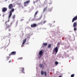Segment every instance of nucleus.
<instances>
[{"label": "nucleus", "instance_id": "nucleus-1", "mask_svg": "<svg viewBox=\"0 0 77 77\" xmlns=\"http://www.w3.org/2000/svg\"><path fill=\"white\" fill-rule=\"evenodd\" d=\"M9 20H8L7 21L5 22V24H6V26L7 27V28H10V27L12 26V23H11L10 25H9Z\"/></svg>", "mask_w": 77, "mask_h": 77}, {"label": "nucleus", "instance_id": "nucleus-34", "mask_svg": "<svg viewBox=\"0 0 77 77\" xmlns=\"http://www.w3.org/2000/svg\"><path fill=\"white\" fill-rule=\"evenodd\" d=\"M4 15H3V16H2V17H4Z\"/></svg>", "mask_w": 77, "mask_h": 77}, {"label": "nucleus", "instance_id": "nucleus-31", "mask_svg": "<svg viewBox=\"0 0 77 77\" xmlns=\"http://www.w3.org/2000/svg\"><path fill=\"white\" fill-rule=\"evenodd\" d=\"M11 60H10L9 61V63H11Z\"/></svg>", "mask_w": 77, "mask_h": 77}, {"label": "nucleus", "instance_id": "nucleus-33", "mask_svg": "<svg viewBox=\"0 0 77 77\" xmlns=\"http://www.w3.org/2000/svg\"><path fill=\"white\" fill-rule=\"evenodd\" d=\"M5 0V1H6V2L7 1H8V0Z\"/></svg>", "mask_w": 77, "mask_h": 77}, {"label": "nucleus", "instance_id": "nucleus-10", "mask_svg": "<svg viewBox=\"0 0 77 77\" xmlns=\"http://www.w3.org/2000/svg\"><path fill=\"white\" fill-rule=\"evenodd\" d=\"M77 20V16H76L74 18H73L72 20V23H73L74 21H76Z\"/></svg>", "mask_w": 77, "mask_h": 77}, {"label": "nucleus", "instance_id": "nucleus-11", "mask_svg": "<svg viewBox=\"0 0 77 77\" xmlns=\"http://www.w3.org/2000/svg\"><path fill=\"white\" fill-rule=\"evenodd\" d=\"M38 11H37L35 12L34 14V18H36V15H37V14H38Z\"/></svg>", "mask_w": 77, "mask_h": 77}, {"label": "nucleus", "instance_id": "nucleus-8", "mask_svg": "<svg viewBox=\"0 0 77 77\" xmlns=\"http://www.w3.org/2000/svg\"><path fill=\"white\" fill-rule=\"evenodd\" d=\"M37 26V24L36 23H33L31 24V27H36Z\"/></svg>", "mask_w": 77, "mask_h": 77}, {"label": "nucleus", "instance_id": "nucleus-32", "mask_svg": "<svg viewBox=\"0 0 77 77\" xmlns=\"http://www.w3.org/2000/svg\"><path fill=\"white\" fill-rule=\"evenodd\" d=\"M11 29H9V32L10 31H11Z\"/></svg>", "mask_w": 77, "mask_h": 77}, {"label": "nucleus", "instance_id": "nucleus-15", "mask_svg": "<svg viewBox=\"0 0 77 77\" xmlns=\"http://www.w3.org/2000/svg\"><path fill=\"white\" fill-rule=\"evenodd\" d=\"M26 42V38L24 40H23V42L22 43V45H24L25 43Z\"/></svg>", "mask_w": 77, "mask_h": 77}, {"label": "nucleus", "instance_id": "nucleus-26", "mask_svg": "<svg viewBox=\"0 0 77 77\" xmlns=\"http://www.w3.org/2000/svg\"><path fill=\"white\" fill-rule=\"evenodd\" d=\"M47 22V21L45 20L43 22V24H45V23Z\"/></svg>", "mask_w": 77, "mask_h": 77}, {"label": "nucleus", "instance_id": "nucleus-22", "mask_svg": "<svg viewBox=\"0 0 77 77\" xmlns=\"http://www.w3.org/2000/svg\"><path fill=\"white\" fill-rule=\"evenodd\" d=\"M55 64L56 65H57L58 64H59V63L57 61H56L55 62Z\"/></svg>", "mask_w": 77, "mask_h": 77}, {"label": "nucleus", "instance_id": "nucleus-14", "mask_svg": "<svg viewBox=\"0 0 77 77\" xmlns=\"http://www.w3.org/2000/svg\"><path fill=\"white\" fill-rule=\"evenodd\" d=\"M39 66L40 68H43L44 67V64H40L39 65Z\"/></svg>", "mask_w": 77, "mask_h": 77}, {"label": "nucleus", "instance_id": "nucleus-9", "mask_svg": "<svg viewBox=\"0 0 77 77\" xmlns=\"http://www.w3.org/2000/svg\"><path fill=\"white\" fill-rule=\"evenodd\" d=\"M15 54H16V52L13 51L9 54V56H11V55H15Z\"/></svg>", "mask_w": 77, "mask_h": 77}, {"label": "nucleus", "instance_id": "nucleus-12", "mask_svg": "<svg viewBox=\"0 0 77 77\" xmlns=\"http://www.w3.org/2000/svg\"><path fill=\"white\" fill-rule=\"evenodd\" d=\"M21 69V71L22 73H23V74H24L25 73L24 72V68L22 67Z\"/></svg>", "mask_w": 77, "mask_h": 77}, {"label": "nucleus", "instance_id": "nucleus-2", "mask_svg": "<svg viewBox=\"0 0 77 77\" xmlns=\"http://www.w3.org/2000/svg\"><path fill=\"white\" fill-rule=\"evenodd\" d=\"M30 1L29 0L26 1L24 3V6H27L29 5V4L30 3Z\"/></svg>", "mask_w": 77, "mask_h": 77}, {"label": "nucleus", "instance_id": "nucleus-16", "mask_svg": "<svg viewBox=\"0 0 77 77\" xmlns=\"http://www.w3.org/2000/svg\"><path fill=\"white\" fill-rule=\"evenodd\" d=\"M11 16H12V13H11V12H10L9 15L8 16L9 19V18H11Z\"/></svg>", "mask_w": 77, "mask_h": 77}, {"label": "nucleus", "instance_id": "nucleus-21", "mask_svg": "<svg viewBox=\"0 0 77 77\" xmlns=\"http://www.w3.org/2000/svg\"><path fill=\"white\" fill-rule=\"evenodd\" d=\"M47 45V43H44L43 44V45H44V46H45V45Z\"/></svg>", "mask_w": 77, "mask_h": 77}, {"label": "nucleus", "instance_id": "nucleus-27", "mask_svg": "<svg viewBox=\"0 0 77 77\" xmlns=\"http://www.w3.org/2000/svg\"><path fill=\"white\" fill-rule=\"evenodd\" d=\"M39 24L41 25H43V24L42 23V22H41Z\"/></svg>", "mask_w": 77, "mask_h": 77}, {"label": "nucleus", "instance_id": "nucleus-18", "mask_svg": "<svg viewBox=\"0 0 77 77\" xmlns=\"http://www.w3.org/2000/svg\"><path fill=\"white\" fill-rule=\"evenodd\" d=\"M60 46V43L59 42H58L57 43V47H59Z\"/></svg>", "mask_w": 77, "mask_h": 77}, {"label": "nucleus", "instance_id": "nucleus-3", "mask_svg": "<svg viewBox=\"0 0 77 77\" xmlns=\"http://www.w3.org/2000/svg\"><path fill=\"white\" fill-rule=\"evenodd\" d=\"M53 52H55V55H56L57 52H58V48L57 47H56L55 48H54V49L53 50Z\"/></svg>", "mask_w": 77, "mask_h": 77}, {"label": "nucleus", "instance_id": "nucleus-13", "mask_svg": "<svg viewBox=\"0 0 77 77\" xmlns=\"http://www.w3.org/2000/svg\"><path fill=\"white\" fill-rule=\"evenodd\" d=\"M77 26V22H74L73 24V27H75Z\"/></svg>", "mask_w": 77, "mask_h": 77}, {"label": "nucleus", "instance_id": "nucleus-19", "mask_svg": "<svg viewBox=\"0 0 77 77\" xmlns=\"http://www.w3.org/2000/svg\"><path fill=\"white\" fill-rule=\"evenodd\" d=\"M51 44H49L48 47V48H51Z\"/></svg>", "mask_w": 77, "mask_h": 77}, {"label": "nucleus", "instance_id": "nucleus-28", "mask_svg": "<svg viewBox=\"0 0 77 77\" xmlns=\"http://www.w3.org/2000/svg\"><path fill=\"white\" fill-rule=\"evenodd\" d=\"M74 31H76L77 30V28H74Z\"/></svg>", "mask_w": 77, "mask_h": 77}, {"label": "nucleus", "instance_id": "nucleus-20", "mask_svg": "<svg viewBox=\"0 0 77 77\" xmlns=\"http://www.w3.org/2000/svg\"><path fill=\"white\" fill-rule=\"evenodd\" d=\"M47 7H46L43 9V12H45V10H46L47 9Z\"/></svg>", "mask_w": 77, "mask_h": 77}, {"label": "nucleus", "instance_id": "nucleus-30", "mask_svg": "<svg viewBox=\"0 0 77 77\" xmlns=\"http://www.w3.org/2000/svg\"><path fill=\"white\" fill-rule=\"evenodd\" d=\"M8 36H11V34H8Z\"/></svg>", "mask_w": 77, "mask_h": 77}, {"label": "nucleus", "instance_id": "nucleus-6", "mask_svg": "<svg viewBox=\"0 0 77 77\" xmlns=\"http://www.w3.org/2000/svg\"><path fill=\"white\" fill-rule=\"evenodd\" d=\"M13 8V4H11L8 5V8L10 9H12Z\"/></svg>", "mask_w": 77, "mask_h": 77}, {"label": "nucleus", "instance_id": "nucleus-4", "mask_svg": "<svg viewBox=\"0 0 77 77\" xmlns=\"http://www.w3.org/2000/svg\"><path fill=\"white\" fill-rule=\"evenodd\" d=\"M41 75H44V74H45V76L46 77V76H47V72L45 71L44 72V71H42L41 72Z\"/></svg>", "mask_w": 77, "mask_h": 77}, {"label": "nucleus", "instance_id": "nucleus-24", "mask_svg": "<svg viewBox=\"0 0 77 77\" xmlns=\"http://www.w3.org/2000/svg\"><path fill=\"white\" fill-rule=\"evenodd\" d=\"M23 57H19L18 58L17 60H21V59H22Z\"/></svg>", "mask_w": 77, "mask_h": 77}, {"label": "nucleus", "instance_id": "nucleus-25", "mask_svg": "<svg viewBox=\"0 0 77 77\" xmlns=\"http://www.w3.org/2000/svg\"><path fill=\"white\" fill-rule=\"evenodd\" d=\"M15 18V15H14L13 16V18L14 19Z\"/></svg>", "mask_w": 77, "mask_h": 77}, {"label": "nucleus", "instance_id": "nucleus-7", "mask_svg": "<svg viewBox=\"0 0 77 77\" xmlns=\"http://www.w3.org/2000/svg\"><path fill=\"white\" fill-rule=\"evenodd\" d=\"M7 11V8H2V12H5Z\"/></svg>", "mask_w": 77, "mask_h": 77}, {"label": "nucleus", "instance_id": "nucleus-23", "mask_svg": "<svg viewBox=\"0 0 77 77\" xmlns=\"http://www.w3.org/2000/svg\"><path fill=\"white\" fill-rule=\"evenodd\" d=\"M75 75V74H72L71 75V77H74V76Z\"/></svg>", "mask_w": 77, "mask_h": 77}, {"label": "nucleus", "instance_id": "nucleus-5", "mask_svg": "<svg viewBox=\"0 0 77 77\" xmlns=\"http://www.w3.org/2000/svg\"><path fill=\"white\" fill-rule=\"evenodd\" d=\"M43 54V52L42 51V50H41L38 53V54L39 55V56L41 57L42 56H43V55L42 54Z\"/></svg>", "mask_w": 77, "mask_h": 77}, {"label": "nucleus", "instance_id": "nucleus-17", "mask_svg": "<svg viewBox=\"0 0 77 77\" xmlns=\"http://www.w3.org/2000/svg\"><path fill=\"white\" fill-rule=\"evenodd\" d=\"M14 11H15V9H14V8H12L11 10V11H10V12L12 13V12H13Z\"/></svg>", "mask_w": 77, "mask_h": 77}, {"label": "nucleus", "instance_id": "nucleus-29", "mask_svg": "<svg viewBox=\"0 0 77 77\" xmlns=\"http://www.w3.org/2000/svg\"><path fill=\"white\" fill-rule=\"evenodd\" d=\"M10 57H7V59H8H8H9Z\"/></svg>", "mask_w": 77, "mask_h": 77}]
</instances>
